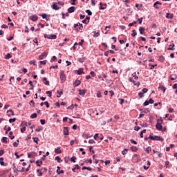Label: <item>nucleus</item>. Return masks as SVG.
Wrapping results in <instances>:
<instances>
[{"label":"nucleus","instance_id":"5","mask_svg":"<svg viewBox=\"0 0 177 177\" xmlns=\"http://www.w3.org/2000/svg\"><path fill=\"white\" fill-rule=\"evenodd\" d=\"M46 56H48V53H46V52L41 53L39 56V60H44V59H45V57H46Z\"/></svg>","mask_w":177,"mask_h":177},{"label":"nucleus","instance_id":"46","mask_svg":"<svg viewBox=\"0 0 177 177\" xmlns=\"http://www.w3.org/2000/svg\"><path fill=\"white\" fill-rule=\"evenodd\" d=\"M50 62H57V57H56V56H55V55L53 56V57H52Z\"/></svg>","mask_w":177,"mask_h":177},{"label":"nucleus","instance_id":"44","mask_svg":"<svg viewBox=\"0 0 177 177\" xmlns=\"http://www.w3.org/2000/svg\"><path fill=\"white\" fill-rule=\"evenodd\" d=\"M127 153H128V149H124L123 151H122V154L123 156H125V154H127Z\"/></svg>","mask_w":177,"mask_h":177},{"label":"nucleus","instance_id":"8","mask_svg":"<svg viewBox=\"0 0 177 177\" xmlns=\"http://www.w3.org/2000/svg\"><path fill=\"white\" fill-rule=\"evenodd\" d=\"M75 9H77V8H75V6H71L68 9V13H74V12H75Z\"/></svg>","mask_w":177,"mask_h":177},{"label":"nucleus","instance_id":"21","mask_svg":"<svg viewBox=\"0 0 177 177\" xmlns=\"http://www.w3.org/2000/svg\"><path fill=\"white\" fill-rule=\"evenodd\" d=\"M49 156V151H47L45 155H43V157L41 158V161H45L46 158Z\"/></svg>","mask_w":177,"mask_h":177},{"label":"nucleus","instance_id":"58","mask_svg":"<svg viewBox=\"0 0 177 177\" xmlns=\"http://www.w3.org/2000/svg\"><path fill=\"white\" fill-rule=\"evenodd\" d=\"M37 113H32L30 115V118H37Z\"/></svg>","mask_w":177,"mask_h":177},{"label":"nucleus","instance_id":"37","mask_svg":"<svg viewBox=\"0 0 177 177\" xmlns=\"http://www.w3.org/2000/svg\"><path fill=\"white\" fill-rule=\"evenodd\" d=\"M162 122H164V120H162V118H160L159 119H157V123L162 124Z\"/></svg>","mask_w":177,"mask_h":177},{"label":"nucleus","instance_id":"31","mask_svg":"<svg viewBox=\"0 0 177 177\" xmlns=\"http://www.w3.org/2000/svg\"><path fill=\"white\" fill-rule=\"evenodd\" d=\"M57 93L58 94L57 95V97H61L62 95H63V90H62L61 91L58 90L57 91Z\"/></svg>","mask_w":177,"mask_h":177},{"label":"nucleus","instance_id":"23","mask_svg":"<svg viewBox=\"0 0 177 177\" xmlns=\"http://www.w3.org/2000/svg\"><path fill=\"white\" fill-rule=\"evenodd\" d=\"M86 93V89L79 90V95H85Z\"/></svg>","mask_w":177,"mask_h":177},{"label":"nucleus","instance_id":"17","mask_svg":"<svg viewBox=\"0 0 177 177\" xmlns=\"http://www.w3.org/2000/svg\"><path fill=\"white\" fill-rule=\"evenodd\" d=\"M57 174L58 175H60V174H64V170H60V167L57 166Z\"/></svg>","mask_w":177,"mask_h":177},{"label":"nucleus","instance_id":"49","mask_svg":"<svg viewBox=\"0 0 177 177\" xmlns=\"http://www.w3.org/2000/svg\"><path fill=\"white\" fill-rule=\"evenodd\" d=\"M16 121V118L9 119V122L12 124V122H15Z\"/></svg>","mask_w":177,"mask_h":177},{"label":"nucleus","instance_id":"56","mask_svg":"<svg viewBox=\"0 0 177 177\" xmlns=\"http://www.w3.org/2000/svg\"><path fill=\"white\" fill-rule=\"evenodd\" d=\"M26 127L24 126V127H22V128L21 129V133H24V132H26Z\"/></svg>","mask_w":177,"mask_h":177},{"label":"nucleus","instance_id":"12","mask_svg":"<svg viewBox=\"0 0 177 177\" xmlns=\"http://www.w3.org/2000/svg\"><path fill=\"white\" fill-rule=\"evenodd\" d=\"M30 125H31V122H26V121H23L22 122H21V124H20V127H28V126H30Z\"/></svg>","mask_w":177,"mask_h":177},{"label":"nucleus","instance_id":"11","mask_svg":"<svg viewBox=\"0 0 177 177\" xmlns=\"http://www.w3.org/2000/svg\"><path fill=\"white\" fill-rule=\"evenodd\" d=\"M63 133H64V135H65V136H68V127H64Z\"/></svg>","mask_w":177,"mask_h":177},{"label":"nucleus","instance_id":"2","mask_svg":"<svg viewBox=\"0 0 177 177\" xmlns=\"http://www.w3.org/2000/svg\"><path fill=\"white\" fill-rule=\"evenodd\" d=\"M60 80H61V82L63 84V82H64L66 80V74L64 73V71H62L60 72Z\"/></svg>","mask_w":177,"mask_h":177},{"label":"nucleus","instance_id":"63","mask_svg":"<svg viewBox=\"0 0 177 177\" xmlns=\"http://www.w3.org/2000/svg\"><path fill=\"white\" fill-rule=\"evenodd\" d=\"M149 100H146L144 103H143V106H149Z\"/></svg>","mask_w":177,"mask_h":177},{"label":"nucleus","instance_id":"45","mask_svg":"<svg viewBox=\"0 0 177 177\" xmlns=\"http://www.w3.org/2000/svg\"><path fill=\"white\" fill-rule=\"evenodd\" d=\"M86 13H87L88 16H92V11L91 10H86Z\"/></svg>","mask_w":177,"mask_h":177},{"label":"nucleus","instance_id":"62","mask_svg":"<svg viewBox=\"0 0 177 177\" xmlns=\"http://www.w3.org/2000/svg\"><path fill=\"white\" fill-rule=\"evenodd\" d=\"M138 21L139 24H142V21H143V17L139 18L138 19Z\"/></svg>","mask_w":177,"mask_h":177},{"label":"nucleus","instance_id":"47","mask_svg":"<svg viewBox=\"0 0 177 177\" xmlns=\"http://www.w3.org/2000/svg\"><path fill=\"white\" fill-rule=\"evenodd\" d=\"M0 165L2 166L5 165V162H3V158H0Z\"/></svg>","mask_w":177,"mask_h":177},{"label":"nucleus","instance_id":"9","mask_svg":"<svg viewBox=\"0 0 177 177\" xmlns=\"http://www.w3.org/2000/svg\"><path fill=\"white\" fill-rule=\"evenodd\" d=\"M89 20H91V17H86V18L82 21L84 24H89Z\"/></svg>","mask_w":177,"mask_h":177},{"label":"nucleus","instance_id":"19","mask_svg":"<svg viewBox=\"0 0 177 177\" xmlns=\"http://www.w3.org/2000/svg\"><path fill=\"white\" fill-rule=\"evenodd\" d=\"M166 18L167 19H174V14H171L169 12H167L166 14Z\"/></svg>","mask_w":177,"mask_h":177},{"label":"nucleus","instance_id":"10","mask_svg":"<svg viewBox=\"0 0 177 177\" xmlns=\"http://www.w3.org/2000/svg\"><path fill=\"white\" fill-rule=\"evenodd\" d=\"M158 5H162V3H161V2L160 1H156L153 3V8H155L156 9H160V6H158Z\"/></svg>","mask_w":177,"mask_h":177},{"label":"nucleus","instance_id":"25","mask_svg":"<svg viewBox=\"0 0 177 177\" xmlns=\"http://www.w3.org/2000/svg\"><path fill=\"white\" fill-rule=\"evenodd\" d=\"M43 161H44V160H37V161H36V165H37V167H41V165H42V164H43Z\"/></svg>","mask_w":177,"mask_h":177},{"label":"nucleus","instance_id":"3","mask_svg":"<svg viewBox=\"0 0 177 177\" xmlns=\"http://www.w3.org/2000/svg\"><path fill=\"white\" fill-rule=\"evenodd\" d=\"M44 38H47V39H56L57 36L56 35H44Z\"/></svg>","mask_w":177,"mask_h":177},{"label":"nucleus","instance_id":"15","mask_svg":"<svg viewBox=\"0 0 177 177\" xmlns=\"http://www.w3.org/2000/svg\"><path fill=\"white\" fill-rule=\"evenodd\" d=\"M93 136L91 135V134H86L85 133H84L82 134V137L84 138L85 139H89V138H92Z\"/></svg>","mask_w":177,"mask_h":177},{"label":"nucleus","instance_id":"16","mask_svg":"<svg viewBox=\"0 0 177 177\" xmlns=\"http://www.w3.org/2000/svg\"><path fill=\"white\" fill-rule=\"evenodd\" d=\"M42 82H44V85H47V86H49V81L47 80L46 77H44L42 79Z\"/></svg>","mask_w":177,"mask_h":177},{"label":"nucleus","instance_id":"6","mask_svg":"<svg viewBox=\"0 0 177 177\" xmlns=\"http://www.w3.org/2000/svg\"><path fill=\"white\" fill-rule=\"evenodd\" d=\"M29 19L32 21H37V20H38V16L37 15H34L32 16H30Z\"/></svg>","mask_w":177,"mask_h":177},{"label":"nucleus","instance_id":"24","mask_svg":"<svg viewBox=\"0 0 177 177\" xmlns=\"http://www.w3.org/2000/svg\"><path fill=\"white\" fill-rule=\"evenodd\" d=\"M55 153L56 154H62V149H60V147H58L55 149Z\"/></svg>","mask_w":177,"mask_h":177},{"label":"nucleus","instance_id":"54","mask_svg":"<svg viewBox=\"0 0 177 177\" xmlns=\"http://www.w3.org/2000/svg\"><path fill=\"white\" fill-rule=\"evenodd\" d=\"M46 95H48V97H52V91H46Z\"/></svg>","mask_w":177,"mask_h":177},{"label":"nucleus","instance_id":"57","mask_svg":"<svg viewBox=\"0 0 177 177\" xmlns=\"http://www.w3.org/2000/svg\"><path fill=\"white\" fill-rule=\"evenodd\" d=\"M149 104H153L154 103V100L153 99H151L150 98L149 100H148Z\"/></svg>","mask_w":177,"mask_h":177},{"label":"nucleus","instance_id":"4","mask_svg":"<svg viewBox=\"0 0 177 177\" xmlns=\"http://www.w3.org/2000/svg\"><path fill=\"white\" fill-rule=\"evenodd\" d=\"M39 16H41V17H42V19H45V20H46V21H50V15H48L44 13V14H40Z\"/></svg>","mask_w":177,"mask_h":177},{"label":"nucleus","instance_id":"59","mask_svg":"<svg viewBox=\"0 0 177 177\" xmlns=\"http://www.w3.org/2000/svg\"><path fill=\"white\" fill-rule=\"evenodd\" d=\"M130 142L132 145H138V142L135 141L133 139H131Z\"/></svg>","mask_w":177,"mask_h":177},{"label":"nucleus","instance_id":"40","mask_svg":"<svg viewBox=\"0 0 177 177\" xmlns=\"http://www.w3.org/2000/svg\"><path fill=\"white\" fill-rule=\"evenodd\" d=\"M29 85H30V88H29L30 90L34 89V84H32V81H29Z\"/></svg>","mask_w":177,"mask_h":177},{"label":"nucleus","instance_id":"1","mask_svg":"<svg viewBox=\"0 0 177 177\" xmlns=\"http://www.w3.org/2000/svg\"><path fill=\"white\" fill-rule=\"evenodd\" d=\"M149 139H150L151 140H158L159 142H164V138H162V137L158 136H153V133H150Z\"/></svg>","mask_w":177,"mask_h":177},{"label":"nucleus","instance_id":"30","mask_svg":"<svg viewBox=\"0 0 177 177\" xmlns=\"http://www.w3.org/2000/svg\"><path fill=\"white\" fill-rule=\"evenodd\" d=\"M159 62H161V63H164V60H165V57L162 55L159 56L158 59Z\"/></svg>","mask_w":177,"mask_h":177},{"label":"nucleus","instance_id":"7","mask_svg":"<svg viewBox=\"0 0 177 177\" xmlns=\"http://www.w3.org/2000/svg\"><path fill=\"white\" fill-rule=\"evenodd\" d=\"M52 8L54 10H59L60 9V7L57 6V3H53V4L52 5Z\"/></svg>","mask_w":177,"mask_h":177},{"label":"nucleus","instance_id":"53","mask_svg":"<svg viewBox=\"0 0 177 177\" xmlns=\"http://www.w3.org/2000/svg\"><path fill=\"white\" fill-rule=\"evenodd\" d=\"M10 57H12V55H11L10 53H8V54L6 55V59H10Z\"/></svg>","mask_w":177,"mask_h":177},{"label":"nucleus","instance_id":"27","mask_svg":"<svg viewBox=\"0 0 177 177\" xmlns=\"http://www.w3.org/2000/svg\"><path fill=\"white\" fill-rule=\"evenodd\" d=\"M159 89L160 91H162V92H165V91H167V88H165V86H164L163 85L160 84L159 86Z\"/></svg>","mask_w":177,"mask_h":177},{"label":"nucleus","instance_id":"29","mask_svg":"<svg viewBox=\"0 0 177 177\" xmlns=\"http://www.w3.org/2000/svg\"><path fill=\"white\" fill-rule=\"evenodd\" d=\"M78 75H81V74H84V68H80L77 71Z\"/></svg>","mask_w":177,"mask_h":177},{"label":"nucleus","instance_id":"48","mask_svg":"<svg viewBox=\"0 0 177 177\" xmlns=\"http://www.w3.org/2000/svg\"><path fill=\"white\" fill-rule=\"evenodd\" d=\"M40 122H41V125H45L46 120H45V119H41Z\"/></svg>","mask_w":177,"mask_h":177},{"label":"nucleus","instance_id":"51","mask_svg":"<svg viewBox=\"0 0 177 177\" xmlns=\"http://www.w3.org/2000/svg\"><path fill=\"white\" fill-rule=\"evenodd\" d=\"M129 81L130 82L133 83V84H135L136 82V81H135V80H133V78H132V77H130V78L129 79Z\"/></svg>","mask_w":177,"mask_h":177},{"label":"nucleus","instance_id":"60","mask_svg":"<svg viewBox=\"0 0 177 177\" xmlns=\"http://www.w3.org/2000/svg\"><path fill=\"white\" fill-rule=\"evenodd\" d=\"M78 62L80 63H84L85 62V59L84 58H79Z\"/></svg>","mask_w":177,"mask_h":177},{"label":"nucleus","instance_id":"35","mask_svg":"<svg viewBox=\"0 0 177 177\" xmlns=\"http://www.w3.org/2000/svg\"><path fill=\"white\" fill-rule=\"evenodd\" d=\"M42 129H44V127H42V126H39L38 128H37L35 129L36 132H41V131H42Z\"/></svg>","mask_w":177,"mask_h":177},{"label":"nucleus","instance_id":"41","mask_svg":"<svg viewBox=\"0 0 177 177\" xmlns=\"http://www.w3.org/2000/svg\"><path fill=\"white\" fill-rule=\"evenodd\" d=\"M132 77H134V80H139V77H138V75H136V72H134L132 74Z\"/></svg>","mask_w":177,"mask_h":177},{"label":"nucleus","instance_id":"38","mask_svg":"<svg viewBox=\"0 0 177 177\" xmlns=\"http://www.w3.org/2000/svg\"><path fill=\"white\" fill-rule=\"evenodd\" d=\"M3 143H8V138L7 137H3L1 140Z\"/></svg>","mask_w":177,"mask_h":177},{"label":"nucleus","instance_id":"18","mask_svg":"<svg viewBox=\"0 0 177 177\" xmlns=\"http://www.w3.org/2000/svg\"><path fill=\"white\" fill-rule=\"evenodd\" d=\"M175 44H170L169 48H167V50H175Z\"/></svg>","mask_w":177,"mask_h":177},{"label":"nucleus","instance_id":"32","mask_svg":"<svg viewBox=\"0 0 177 177\" xmlns=\"http://www.w3.org/2000/svg\"><path fill=\"white\" fill-rule=\"evenodd\" d=\"M55 160V161H57V162H59V163L63 162V160H62V158H60V156H56Z\"/></svg>","mask_w":177,"mask_h":177},{"label":"nucleus","instance_id":"39","mask_svg":"<svg viewBox=\"0 0 177 177\" xmlns=\"http://www.w3.org/2000/svg\"><path fill=\"white\" fill-rule=\"evenodd\" d=\"M136 35H138V33H136V30H133L131 37H136Z\"/></svg>","mask_w":177,"mask_h":177},{"label":"nucleus","instance_id":"20","mask_svg":"<svg viewBox=\"0 0 177 177\" xmlns=\"http://www.w3.org/2000/svg\"><path fill=\"white\" fill-rule=\"evenodd\" d=\"M130 150H131V151H133V153H136V151H138V147H136V146H132L130 147Z\"/></svg>","mask_w":177,"mask_h":177},{"label":"nucleus","instance_id":"14","mask_svg":"<svg viewBox=\"0 0 177 177\" xmlns=\"http://www.w3.org/2000/svg\"><path fill=\"white\" fill-rule=\"evenodd\" d=\"M139 31H140V34H141V35H143V34H146L145 29L144 27H140Z\"/></svg>","mask_w":177,"mask_h":177},{"label":"nucleus","instance_id":"50","mask_svg":"<svg viewBox=\"0 0 177 177\" xmlns=\"http://www.w3.org/2000/svg\"><path fill=\"white\" fill-rule=\"evenodd\" d=\"M142 92L145 94V93H147V92H149V89L144 88L142 90Z\"/></svg>","mask_w":177,"mask_h":177},{"label":"nucleus","instance_id":"61","mask_svg":"<svg viewBox=\"0 0 177 177\" xmlns=\"http://www.w3.org/2000/svg\"><path fill=\"white\" fill-rule=\"evenodd\" d=\"M88 143L90 144V145H93V143H96L95 142V140H88Z\"/></svg>","mask_w":177,"mask_h":177},{"label":"nucleus","instance_id":"43","mask_svg":"<svg viewBox=\"0 0 177 177\" xmlns=\"http://www.w3.org/2000/svg\"><path fill=\"white\" fill-rule=\"evenodd\" d=\"M138 96H139L140 99H142V97H145V95L142 92L138 93Z\"/></svg>","mask_w":177,"mask_h":177},{"label":"nucleus","instance_id":"28","mask_svg":"<svg viewBox=\"0 0 177 177\" xmlns=\"http://www.w3.org/2000/svg\"><path fill=\"white\" fill-rule=\"evenodd\" d=\"M176 78H177V75L176 74L171 75L170 76L171 81H175V80H176Z\"/></svg>","mask_w":177,"mask_h":177},{"label":"nucleus","instance_id":"64","mask_svg":"<svg viewBox=\"0 0 177 177\" xmlns=\"http://www.w3.org/2000/svg\"><path fill=\"white\" fill-rule=\"evenodd\" d=\"M46 60H44V61H40V64H42V65H45L46 64Z\"/></svg>","mask_w":177,"mask_h":177},{"label":"nucleus","instance_id":"36","mask_svg":"<svg viewBox=\"0 0 177 177\" xmlns=\"http://www.w3.org/2000/svg\"><path fill=\"white\" fill-rule=\"evenodd\" d=\"M145 151L147 154H150V151H151V148L150 147L146 148Z\"/></svg>","mask_w":177,"mask_h":177},{"label":"nucleus","instance_id":"26","mask_svg":"<svg viewBox=\"0 0 177 177\" xmlns=\"http://www.w3.org/2000/svg\"><path fill=\"white\" fill-rule=\"evenodd\" d=\"M80 84H81L80 80H75L73 83L74 86H78Z\"/></svg>","mask_w":177,"mask_h":177},{"label":"nucleus","instance_id":"34","mask_svg":"<svg viewBox=\"0 0 177 177\" xmlns=\"http://www.w3.org/2000/svg\"><path fill=\"white\" fill-rule=\"evenodd\" d=\"M99 9H100V10H104V9H106V7H103V3H102V2L100 3Z\"/></svg>","mask_w":177,"mask_h":177},{"label":"nucleus","instance_id":"42","mask_svg":"<svg viewBox=\"0 0 177 177\" xmlns=\"http://www.w3.org/2000/svg\"><path fill=\"white\" fill-rule=\"evenodd\" d=\"M149 66L150 67V70H154V68L157 67V64L151 65V64H149Z\"/></svg>","mask_w":177,"mask_h":177},{"label":"nucleus","instance_id":"33","mask_svg":"<svg viewBox=\"0 0 177 177\" xmlns=\"http://www.w3.org/2000/svg\"><path fill=\"white\" fill-rule=\"evenodd\" d=\"M32 140H33V142H35V143L38 145V142H39V138H38L37 137H33Z\"/></svg>","mask_w":177,"mask_h":177},{"label":"nucleus","instance_id":"55","mask_svg":"<svg viewBox=\"0 0 177 177\" xmlns=\"http://www.w3.org/2000/svg\"><path fill=\"white\" fill-rule=\"evenodd\" d=\"M138 22L136 21H133L129 24V27H132L134 24H136Z\"/></svg>","mask_w":177,"mask_h":177},{"label":"nucleus","instance_id":"13","mask_svg":"<svg viewBox=\"0 0 177 177\" xmlns=\"http://www.w3.org/2000/svg\"><path fill=\"white\" fill-rule=\"evenodd\" d=\"M156 128L158 131H161V129H162V123H156Z\"/></svg>","mask_w":177,"mask_h":177},{"label":"nucleus","instance_id":"22","mask_svg":"<svg viewBox=\"0 0 177 177\" xmlns=\"http://www.w3.org/2000/svg\"><path fill=\"white\" fill-rule=\"evenodd\" d=\"M81 167L78 165H75L74 168L72 169L73 172H75V169H80Z\"/></svg>","mask_w":177,"mask_h":177},{"label":"nucleus","instance_id":"52","mask_svg":"<svg viewBox=\"0 0 177 177\" xmlns=\"http://www.w3.org/2000/svg\"><path fill=\"white\" fill-rule=\"evenodd\" d=\"M75 160H77V157L75 156H73L71 158V161L72 162H75Z\"/></svg>","mask_w":177,"mask_h":177}]
</instances>
